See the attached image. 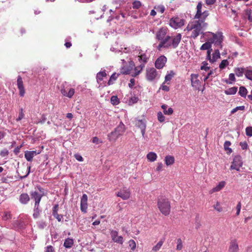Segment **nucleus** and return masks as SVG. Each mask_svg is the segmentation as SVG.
<instances>
[{"mask_svg":"<svg viewBox=\"0 0 252 252\" xmlns=\"http://www.w3.org/2000/svg\"><path fill=\"white\" fill-rule=\"evenodd\" d=\"M41 210L39 209V204H34L33 209V217L37 219L39 216Z\"/></svg>","mask_w":252,"mask_h":252,"instance_id":"b1692460","label":"nucleus"},{"mask_svg":"<svg viewBox=\"0 0 252 252\" xmlns=\"http://www.w3.org/2000/svg\"><path fill=\"white\" fill-rule=\"evenodd\" d=\"M18 89L19 91V94L21 96H23L25 94V88L23 85V82L22 77L18 76L17 80Z\"/></svg>","mask_w":252,"mask_h":252,"instance_id":"dca6fc26","label":"nucleus"},{"mask_svg":"<svg viewBox=\"0 0 252 252\" xmlns=\"http://www.w3.org/2000/svg\"><path fill=\"white\" fill-rule=\"evenodd\" d=\"M208 63L206 62H203L202 63V65L200 67L201 70L205 71H208L210 69V67L208 66Z\"/></svg>","mask_w":252,"mask_h":252,"instance_id":"864d4df0","label":"nucleus"},{"mask_svg":"<svg viewBox=\"0 0 252 252\" xmlns=\"http://www.w3.org/2000/svg\"><path fill=\"white\" fill-rule=\"evenodd\" d=\"M244 16L247 18L249 21H252V10L247 9L245 10Z\"/></svg>","mask_w":252,"mask_h":252,"instance_id":"4c0bfd02","label":"nucleus"},{"mask_svg":"<svg viewBox=\"0 0 252 252\" xmlns=\"http://www.w3.org/2000/svg\"><path fill=\"white\" fill-rule=\"evenodd\" d=\"M185 20L179 16H175L171 18L169 21L170 26L175 29L181 28L185 25Z\"/></svg>","mask_w":252,"mask_h":252,"instance_id":"0eeeda50","label":"nucleus"},{"mask_svg":"<svg viewBox=\"0 0 252 252\" xmlns=\"http://www.w3.org/2000/svg\"><path fill=\"white\" fill-rule=\"evenodd\" d=\"M30 199L29 195L26 193H22L19 196V201L22 204H27Z\"/></svg>","mask_w":252,"mask_h":252,"instance_id":"6ab92c4d","label":"nucleus"},{"mask_svg":"<svg viewBox=\"0 0 252 252\" xmlns=\"http://www.w3.org/2000/svg\"><path fill=\"white\" fill-rule=\"evenodd\" d=\"M146 121L143 120H137L135 121V126L141 129L146 128Z\"/></svg>","mask_w":252,"mask_h":252,"instance_id":"aec40b11","label":"nucleus"},{"mask_svg":"<svg viewBox=\"0 0 252 252\" xmlns=\"http://www.w3.org/2000/svg\"><path fill=\"white\" fill-rule=\"evenodd\" d=\"M141 5V3L139 1H135L132 3V7L133 9H138Z\"/></svg>","mask_w":252,"mask_h":252,"instance_id":"4d7b16f0","label":"nucleus"},{"mask_svg":"<svg viewBox=\"0 0 252 252\" xmlns=\"http://www.w3.org/2000/svg\"><path fill=\"white\" fill-rule=\"evenodd\" d=\"M129 246L131 250L134 251L136 248V243L133 240H130L128 241Z\"/></svg>","mask_w":252,"mask_h":252,"instance_id":"603ef678","label":"nucleus"},{"mask_svg":"<svg viewBox=\"0 0 252 252\" xmlns=\"http://www.w3.org/2000/svg\"><path fill=\"white\" fill-rule=\"evenodd\" d=\"M229 64V62L227 60H222L220 63L219 65V67L220 69H224L227 65Z\"/></svg>","mask_w":252,"mask_h":252,"instance_id":"09e8293b","label":"nucleus"},{"mask_svg":"<svg viewBox=\"0 0 252 252\" xmlns=\"http://www.w3.org/2000/svg\"><path fill=\"white\" fill-rule=\"evenodd\" d=\"M236 215L237 216H238L240 214V211H241V202H239L236 206Z\"/></svg>","mask_w":252,"mask_h":252,"instance_id":"0e129e2a","label":"nucleus"},{"mask_svg":"<svg viewBox=\"0 0 252 252\" xmlns=\"http://www.w3.org/2000/svg\"><path fill=\"white\" fill-rule=\"evenodd\" d=\"M237 91V88L236 87H233L225 90L224 93L226 94L232 95L234 94Z\"/></svg>","mask_w":252,"mask_h":252,"instance_id":"c9c22d12","label":"nucleus"},{"mask_svg":"<svg viewBox=\"0 0 252 252\" xmlns=\"http://www.w3.org/2000/svg\"><path fill=\"white\" fill-rule=\"evenodd\" d=\"M161 108L163 110V113L165 115H170L173 112V110L172 108H169L167 110V105L166 104H163L161 105Z\"/></svg>","mask_w":252,"mask_h":252,"instance_id":"7c9ffc66","label":"nucleus"},{"mask_svg":"<svg viewBox=\"0 0 252 252\" xmlns=\"http://www.w3.org/2000/svg\"><path fill=\"white\" fill-rule=\"evenodd\" d=\"M208 26V24L203 20L190 22L185 29L190 38L195 39L199 34L203 33Z\"/></svg>","mask_w":252,"mask_h":252,"instance_id":"f03ea898","label":"nucleus"},{"mask_svg":"<svg viewBox=\"0 0 252 252\" xmlns=\"http://www.w3.org/2000/svg\"><path fill=\"white\" fill-rule=\"evenodd\" d=\"M24 117V114L23 113V108H21L20 110L19 114L18 116V117L17 118L16 120L17 121L21 120Z\"/></svg>","mask_w":252,"mask_h":252,"instance_id":"bf43d9fd","label":"nucleus"},{"mask_svg":"<svg viewBox=\"0 0 252 252\" xmlns=\"http://www.w3.org/2000/svg\"><path fill=\"white\" fill-rule=\"evenodd\" d=\"M239 251V247L237 241L233 240L231 241L229 248V252H238Z\"/></svg>","mask_w":252,"mask_h":252,"instance_id":"f3484780","label":"nucleus"},{"mask_svg":"<svg viewBox=\"0 0 252 252\" xmlns=\"http://www.w3.org/2000/svg\"><path fill=\"white\" fill-rule=\"evenodd\" d=\"M37 225L39 228L43 229L46 226V224L43 221H40L37 223Z\"/></svg>","mask_w":252,"mask_h":252,"instance_id":"69168bd1","label":"nucleus"},{"mask_svg":"<svg viewBox=\"0 0 252 252\" xmlns=\"http://www.w3.org/2000/svg\"><path fill=\"white\" fill-rule=\"evenodd\" d=\"M174 73L173 72V71H171L170 72L167 74L165 77V82H167V81H169L171 80V79L172 78V77L174 76Z\"/></svg>","mask_w":252,"mask_h":252,"instance_id":"8fccbe9b","label":"nucleus"},{"mask_svg":"<svg viewBox=\"0 0 252 252\" xmlns=\"http://www.w3.org/2000/svg\"><path fill=\"white\" fill-rule=\"evenodd\" d=\"M119 76V74H117L116 73H113L110 77V79L108 82V85H111L113 84V82L115 81L118 76Z\"/></svg>","mask_w":252,"mask_h":252,"instance_id":"e433bc0d","label":"nucleus"},{"mask_svg":"<svg viewBox=\"0 0 252 252\" xmlns=\"http://www.w3.org/2000/svg\"><path fill=\"white\" fill-rule=\"evenodd\" d=\"M175 161L174 158L171 156H167L165 158V162L166 165L169 166L174 163Z\"/></svg>","mask_w":252,"mask_h":252,"instance_id":"2f4dec72","label":"nucleus"},{"mask_svg":"<svg viewBox=\"0 0 252 252\" xmlns=\"http://www.w3.org/2000/svg\"><path fill=\"white\" fill-rule=\"evenodd\" d=\"M246 77L250 80L252 81V67L251 66L246 67V73H245Z\"/></svg>","mask_w":252,"mask_h":252,"instance_id":"72a5a7b5","label":"nucleus"},{"mask_svg":"<svg viewBox=\"0 0 252 252\" xmlns=\"http://www.w3.org/2000/svg\"><path fill=\"white\" fill-rule=\"evenodd\" d=\"M88 196L87 194H83L81 198L80 202V209L82 212L85 213L87 212L88 208Z\"/></svg>","mask_w":252,"mask_h":252,"instance_id":"4468645a","label":"nucleus"},{"mask_svg":"<svg viewBox=\"0 0 252 252\" xmlns=\"http://www.w3.org/2000/svg\"><path fill=\"white\" fill-rule=\"evenodd\" d=\"M117 196L122 198L123 200L128 199L130 196V192L128 189L124 188L117 193Z\"/></svg>","mask_w":252,"mask_h":252,"instance_id":"ddd939ff","label":"nucleus"},{"mask_svg":"<svg viewBox=\"0 0 252 252\" xmlns=\"http://www.w3.org/2000/svg\"><path fill=\"white\" fill-rule=\"evenodd\" d=\"M136 48L134 46H132L131 48H125L122 52L125 53H132V51L136 50Z\"/></svg>","mask_w":252,"mask_h":252,"instance_id":"de8ad7c7","label":"nucleus"},{"mask_svg":"<svg viewBox=\"0 0 252 252\" xmlns=\"http://www.w3.org/2000/svg\"><path fill=\"white\" fill-rule=\"evenodd\" d=\"M74 243L73 240L71 238H67L64 241V242L63 243V246L65 248H70L72 247Z\"/></svg>","mask_w":252,"mask_h":252,"instance_id":"c756f323","label":"nucleus"},{"mask_svg":"<svg viewBox=\"0 0 252 252\" xmlns=\"http://www.w3.org/2000/svg\"><path fill=\"white\" fill-rule=\"evenodd\" d=\"M106 73L105 70L99 71L96 74V80L98 83H101L100 82L102 81L103 78L106 76Z\"/></svg>","mask_w":252,"mask_h":252,"instance_id":"cd10ccee","label":"nucleus"},{"mask_svg":"<svg viewBox=\"0 0 252 252\" xmlns=\"http://www.w3.org/2000/svg\"><path fill=\"white\" fill-rule=\"evenodd\" d=\"M226 183L224 181L220 182L218 185L210 190V193L218 192L221 190L225 186Z\"/></svg>","mask_w":252,"mask_h":252,"instance_id":"a211bd4d","label":"nucleus"},{"mask_svg":"<svg viewBox=\"0 0 252 252\" xmlns=\"http://www.w3.org/2000/svg\"><path fill=\"white\" fill-rule=\"evenodd\" d=\"M167 59L164 56H161L157 59L155 62V66L158 69L162 68L166 63Z\"/></svg>","mask_w":252,"mask_h":252,"instance_id":"2eb2a0df","label":"nucleus"},{"mask_svg":"<svg viewBox=\"0 0 252 252\" xmlns=\"http://www.w3.org/2000/svg\"><path fill=\"white\" fill-rule=\"evenodd\" d=\"M120 135H118L117 132L115 130L112 131L110 134L108 135V140L110 141H115Z\"/></svg>","mask_w":252,"mask_h":252,"instance_id":"c85d7f7f","label":"nucleus"},{"mask_svg":"<svg viewBox=\"0 0 252 252\" xmlns=\"http://www.w3.org/2000/svg\"><path fill=\"white\" fill-rule=\"evenodd\" d=\"M214 208L215 210H216L219 212H220L222 211V208L220 206V204L219 202H217L215 205L214 206Z\"/></svg>","mask_w":252,"mask_h":252,"instance_id":"680f3d73","label":"nucleus"},{"mask_svg":"<svg viewBox=\"0 0 252 252\" xmlns=\"http://www.w3.org/2000/svg\"><path fill=\"white\" fill-rule=\"evenodd\" d=\"M245 106H237L236 107H235V108L233 109L231 111V114H234L235 113V112H236L238 110H245Z\"/></svg>","mask_w":252,"mask_h":252,"instance_id":"5fc2aeb1","label":"nucleus"},{"mask_svg":"<svg viewBox=\"0 0 252 252\" xmlns=\"http://www.w3.org/2000/svg\"><path fill=\"white\" fill-rule=\"evenodd\" d=\"M60 91L64 96L69 98H72L75 93L74 89L70 87L66 82H64L63 84Z\"/></svg>","mask_w":252,"mask_h":252,"instance_id":"423d86ee","label":"nucleus"},{"mask_svg":"<svg viewBox=\"0 0 252 252\" xmlns=\"http://www.w3.org/2000/svg\"><path fill=\"white\" fill-rule=\"evenodd\" d=\"M246 134L249 137L252 136V127L248 126L246 128Z\"/></svg>","mask_w":252,"mask_h":252,"instance_id":"13d9d810","label":"nucleus"},{"mask_svg":"<svg viewBox=\"0 0 252 252\" xmlns=\"http://www.w3.org/2000/svg\"><path fill=\"white\" fill-rule=\"evenodd\" d=\"M236 80L235 75L234 73H230L229 75V81L226 82L227 84H231L234 83Z\"/></svg>","mask_w":252,"mask_h":252,"instance_id":"49530a36","label":"nucleus"},{"mask_svg":"<svg viewBox=\"0 0 252 252\" xmlns=\"http://www.w3.org/2000/svg\"><path fill=\"white\" fill-rule=\"evenodd\" d=\"M163 242H164V239L160 240L157 243V244L153 248L152 251H154V252H157V251H158L160 249V248L162 246V245H163Z\"/></svg>","mask_w":252,"mask_h":252,"instance_id":"58836bf2","label":"nucleus"},{"mask_svg":"<svg viewBox=\"0 0 252 252\" xmlns=\"http://www.w3.org/2000/svg\"><path fill=\"white\" fill-rule=\"evenodd\" d=\"M157 9V11L160 12L161 13H163L165 11V7L162 5H158L157 7H155Z\"/></svg>","mask_w":252,"mask_h":252,"instance_id":"e2e57ef3","label":"nucleus"},{"mask_svg":"<svg viewBox=\"0 0 252 252\" xmlns=\"http://www.w3.org/2000/svg\"><path fill=\"white\" fill-rule=\"evenodd\" d=\"M110 100L113 105H118L120 103L119 99L116 95L112 96Z\"/></svg>","mask_w":252,"mask_h":252,"instance_id":"79ce46f5","label":"nucleus"},{"mask_svg":"<svg viewBox=\"0 0 252 252\" xmlns=\"http://www.w3.org/2000/svg\"><path fill=\"white\" fill-rule=\"evenodd\" d=\"M234 71L237 77H242L244 74L246 73V68L236 67L234 68Z\"/></svg>","mask_w":252,"mask_h":252,"instance_id":"412c9836","label":"nucleus"},{"mask_svg":"<svg viewBox=\"0 0 252 252\" xmlns=\"http://www.w3.org/2000/svg\"><path fill=\"white\" fill-rule=\"evenodd\" d=\"M138 98L137 97L135 96H132L129 100V101H128L129 104H134L135 103H136L137 102V101H138Z\"/></svg>","mask_w":252,"mask_h":252,"instance_id":"052dcab7","label":"nucleus"},{"mask_svg":"<svg viewBox=\"0 0 252 252\" xmlns=\"http://www.w3.org/2000/svg\"><path fill=\"white\" fill-rule=\"evenodd\" d=\"M158 75L156 69L154 68H147L146 69V77L148 80L152 81L157 77Z\"/></svg>","mask_w":252,"mask_h":252,"instance_id":"9b49d317","label":"nucleus"},{"mask_svg":"<svg viewBox=\"0 0 252 252\" xmlns=\"http://www.w3.org/2000/svg\"><path fill=\"white\" fill-rule=\"evenodd\" d=\"M25 157L28 161H31L32 160L33 156L30 151H27L25 153Z\"/></svg>","mask_w":252,"mask_h":252,"instance_id":"c03bdc74","label":"nucleus"},{"mask_svg":"<svg viewBox=\"0 0 252 252\" xmlns=\"http://www.w3.org/2000/svg\"><path fill=\"white\" fill-rule=\"evenodd\" d=\"M145 67L144 64H140V65L135 67L134 68V73L131 74V76L132 77H136L137 75L140 74L141 71L143 70V68Z\"/></svg>","mask_w":252,"mask_h":252,"instance_id":"5701e85b","label":"nucleus"},{"mask_svg":"<svg viewBox=\"0 0 252 252\" xmlns=\"http://www.w3.org/2000/svg\"><path fill=\"white\" fill-rule=\"evenodd\" d=\"M134 66V62L130 61L129 62V64L128 65L126 66L124 65L121 67L120 69V72L123 74H130Z\"/></svg>","mask_w":252,"mask_h":252,"instance_id":"f8f14e48","label":"nucleus"},{"mask_svg":"<svg viewBox=\"0 0 252 252\" xmlns=\"http://www.w3.org/2000/svg\"><path fill=\"white\" fill-rule=\"evenodd\" d=\"M231 145V143L229 141H226L224 143V148L225 151H227L228 153H231L232 151L231 148H229V146Z\"/></svg>","mask_w":252,"mask_h":252,"instance_id":"37998d69","label":"nucleus"},{"mask_svg":"<svg viewBox=\"0 0 252 252\" xmlns=\"http://www.w3.org/2000/svg\"><path fill=\"white\" fill-rule=\"evenodd\" d=\"M158 119L160 123L163 122L165 121V117L161 112L158 113Z\"/></svg>","mask_w":252,"mask_h":252,"instance_id":"3c124183","label":"nucleus"},{"mask_svg":"<svg viewBox=\"0 0 252 252\" xmlns=\"http://www.w3.org/2000/svg\"><path fill=\"white\" fill-rule=\"evenodd\" d=\"M36 188L39 192L36 190L30 192V195L32 199L35 201L34 204H39L41 198L45 195V190L40 186H37Z\"/></svg>","mask_w":252,"mask_h":252,"instance_id":"39448f33","label":"nucleus"},{"mask_svg":"<svg viewBox=\"0 0 252 252\" xmlns=\"http://www.w3.org/2000/svg\"><path fill=\"white\" fill-rule=\"evenodd\" d=\"M212 51H207V54L206 56V59L211 63H214L217 61V60L220 58V54L219 49H215L214 52L212 54L211 57Z\"/></svg>","mask_w":252,"mask_h":252,"instance_id":"6e6552de","label":"nucleus"},{"mask_svg":"<svg viewBox=\"0 0 252 252\" xmlns=\"http://www.w3.org/2000/svg\"><path fill=\"white\" fill-rule=\"evenodd\" d=\"M248 91L245 87L242 86L239 88V94L243 97H246Z\"/></svg>","mask_w":252,"mask_h":252,"instance_id":"ea45409f","label":"nucleus"},{"mask_svg":"<svg viewBox=\"0 0 252 252\" xmlns=\"http://www.w3.org/2000/svg\"><path fill=\"white\" fill-rule=\"evenodd\" d=\"M46 120V117L44 115H43L41 118L38 120L37 123L44 124Z\"/></svg>","mask_w":252,"mask_h":252,"instance_id":"774afa93","label":"nucleus"},{"mask_svg":"<svg viewBox=\"0 0 252 252\" xmlns=\"http://www.w3.org/2000/svg\"><path fill=\"white\" fill-rule=\"evenodd\" d=\"M147 158L150 161L153 162L157 159V155L154 152H150L147 155Z\"/></svg>","mask_w":252,"mask_h":252,"instance_id":"f704fd0d","label":"nucleus"},{"mask_svg":"<svg viewBox=\"0 0 252 252\" xmlns=\"http://www.w3.org/2000/svg\"><path fill=\"white\" fill-rule=\"evenodd\" d=\"M158 206L160 212L164 215L167 216L170 212V203L164 196H160L158 199Z\"/></svg>","mask_w":252,"mask_h":252,"instance_id":"20e7f679","label":"nucleus"},{"mask_svg":"<svg viewBox=\"0 0 252 252\" xmlns=\"http://www.w3.org/2000/svg\"><path fill=\"white\" fill-rule=\"evenodd\" d=\"M168 30L166 28H160L156 33V39L159 41L157 49L160 50L162 48L172 47L176 48L179 45L182 38L181 33L174 36L167 34Z\"/></svg>","mask_w":252,"mask_h":252,"instance_id":"f257e3e1","label":"nucleus"},{"mask_svg":"<svg viewBox=\"0 0 252 252\" xmlns=\"http://www.w3.org/2000/svg\"><path fill=\"white\" fill-rule=\"evenodd\" d=\"M191 82L193 87H196L198 85L199 80H198V75L192 74L191 75Z\"/></svg>","mask_w":252,"mask_h":252,"instance_id":"a878e982","label":"nucleus"},{"mask_svg":"<svg viewBox=\"0 0 252 252\" xmlns=\"http://www.w3.org/2000/svg\"><path fill=\"white\" fill-rule=\"evenodd\" d=\"M202 3L201 2H199L197 5V12L194 16L195 19H200L201 17L202 12Z\"/></svg>","mask_w":252,"mask_h":252,"instance_id":"473e14b6","label":"nucleus"},{"mask_svg":"<svg viewBox=\"0 0 252 252\" xmlns=\"http://www.w3.org/2000/svg\"><path fill=\"white\" fill-rule=\"evenodd\" d=\"M242 164L241 157L239 155H237L233 158V162L230 166V169L240 171V168L242 166Z\"/></svg>","mask_w":252,"mask_h":252,"instance_id":"1a4fd4ad","label":"nucleus"},{"mask_svg":"<svg viewBox=\"0 0 252 252\" xmlns=\"http://www.w3.org/2000/svg\"><path fill=\"white\" fill-rule=\"evenodd\" d=\"M200 49L201 50H207V51H212V44L210 42L209 40L207 42H206L205 43L203 44L202 46L200 47Z\"/></svg>","mask_w":252,"mask_h":252,"instance_id":"393cba45","label":"nucleus"},{"mask_svg":"<svg viewBox=\"0 0 252 252\" xmlns=\"http://www.w3.org/2000/svg\"><path fill=\"white\" fill-rule=\"evenodd\" d=\"M125 126L122 122H121L119 126L115 128V131L117 132L118 135H122L125 132Z\"/></svg>","mask_w":252,"mask_h":252,"instance_id":"4be33fe9","label":"nucleus"},{"mask_svg":"<svg viewBox=\"0 0 252 252\" xmlns=\"http://www.w3.org/2000/svg\"><path fill=\"white\" fill-rule=\"evenodd\" d=\"M53 216L58 220V221H61L63 219L62 215H59L57 210L53 211Z\"/></svg>","mask_w":252,"mask_h":252,"instance_id":"a19ab883","label":"nucleus"},{"mask_svg":"<svg viewBox=\"0 0 252 252\" xmlns=\"http://www.w3.org/2000/svg\"><path fill=\"white\" fill-rule=\"evenodd\" d=\"M177 246H176V250L177 251H180L182 249L183 245V242L181 238H178L177 240Z\"/></svg>","mask_w":252,"mask_h":252,"instance_id":"a18cd8bd","label":"nucleus"},{"mask_svg":"<svg viewBox=\"0 0 252 252\" xmlns=\"http://www.w3.org/2000/svg\"><path fill=\"white\" fill-rule=\"evenodd\" d=\"M139 61L141 63V64L145 63L148 62L149 59L148 56L146 54H142L138 56Z\"/></svg>","mask_w":252,"mask_h":252,"instance_id":"bb28decb","label":"nucleus"},{"mask_svg":"<svg viewBox=\"0 0 252 252\" xmlns=\"http://www.w3.org/2000/svg\"><path fill=\"white\" fill-rule=\"evenodd\" d=\"M110 235L113 242L120 244H123L124 239L122 236H118V232L116 230H110Z\"/></svg>","mask_w":252,"mask_h":252,"instance_id":"9d476101","label":"nucleus"},{"mask_svg":"<svg viewBox=\"0 0 252 252\" xmlns=\"http://www.w3.org/2000/svg\"><path fill=\"white\" fill-rule=\"evenodd\" d=\"M204 36L208 37V40L212 45L213 44L216 47L220 49L222 48V43L223 40L222 32H218L216 33L208 32L204 33Z\"/></svg>","mask_w":252,"mask_h":252,"instance_id":"7ed1b4c3","label":"nucleus"},{"mask_svg":"<svg viewBox=\"0 0 252 252\" xmlns=\"http://www.w3.org/2000/svg\"><path fill=\"white\" fill-rule=\"evenodd\" d=\"M45 252H55V249L52 246H48L46 248Z\"/></svg>","mask_w":252,"mask_h":252,"instance_id":"338daca9","label":"nucleus"},{"mask_svg":"<svg viewBox=\"0 0 252 252\" xmlns=\"http://www.w3.org/2000/svg\"><path fill=\"white\" fill-rule=\"evenodd\" d=\"M9 154V151L6 149H3L0 152V156L1 157H7Z\"/></svg>","mask_w":252,"mask_h":252,"instance_id":"6e6d98bb","label":"nucleus"}]
</instances>
